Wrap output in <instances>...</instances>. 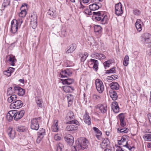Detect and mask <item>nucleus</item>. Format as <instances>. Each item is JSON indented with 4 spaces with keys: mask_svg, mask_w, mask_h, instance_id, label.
I'll use <instances>...</instances> for the list:
<instances>
[{
    "mask_svg": "<svg viewBox=\"0 0 151 151\" xmlns=\"http://www.w3.org/2000/svg\"><path fill=\"white\" fill-rule=\"evenodd\" d=\"M23 21L22 19H13L11 22V31L13 33H15L18 28L20 27Z\"/></svg>",
    "mask_w": 151,
    "mask_h": 151,
    "instance_id": "2",
    "label": "nucleus"
},
{
    "mask_svg": "<svg viewBox=\"0 0 151 151\" xmlns=\"http://www.w3.org/2000/svg\"><path fill=\"white\" fill-rule=\"evenodd\" d=\"M8 134L9 137L12 139H13L15 137V132L11 128H9L8 130Z\"/></svg>",
    "mask_w": 151,
    "mask_h": 151,
    "instance_id": "31",
    "label": "nucleus"
},
{
    "mask_svg": "<svg viewBox=\"0 0 151 151\" xmlns=\"http://www.w3.org/2000/svg\"><path fill=\"white\" fill-rule=\"evenodd\" d=\"M142 41L144 43L147 44L151 42V35L148 33L143 34L141 37Z\"/></svg>",
    "mask_w": 151,
    "mask_h": 151,
    "instance_id": "6",
    "label": "nucleus"
},
{
    "mask_svg": "<svg viewBox=\"0 0 151 151\" xmlns=\"http://www.w3.org/2000/svg\"><path fill=\"white\" fill-rule=\"evenodd\" d=\"M129 57L128 55H126L124 58L123 64L124 66H127L129 64Z\"/></svg>",
    "mask_w": 151,
    "mask_h": 151,
    "instance_id": "43",
    "label": "nucleus"
},
{
    "mask_svg": "<svg viewBox=\"0 0 151 151\" xmlns=\"http://www.w3.org/2000/svg\"><path fill=\"white\" fill-rule=\"evenodd\" d=\"M14 90L16 91V93L19 96H22L25 93V90L19 86H14Z\"/></svg>",
    "mask_w": 151,
    "mask_h": 151,
    "instance_id": "14",
    "label": "nucleus"
},
{
    "mask_svg": "<svg viewBox=\"0 0 151 151\" xmlns=\"http://www.w3.org/2000/svg\"><path fill=\"white\" fill-rule=\"evenodd\" d=\"M26 129V128L23 126H18L17 128V131L19 132H24Z\"/></svg>",
    "mask_w": 151,
    "mask_h": 151,
    "instance_id": "44",
    "label": "nucleus"
},
{
    "mask_svg": "<svg viewBox=\"0 0 151 151\" xmlns=\"http://www.w3.org/2000/svg\"><path fill=\"white\" fill-rule=\"evenodd\" d=\"M101 27L99 25H95L94 26V31L97 35L101 33Z\"/></svg>",
    "mask_w": 151,
    "mask_h": 151,
    "instance_id": "32",
    "label": "nucleus"
},
{
    "mask_svg": "<svg viewBox=\"0 0 151 151\" xmlns=\"http://www.w3.org/2000/svg\"><path fill=\"white\" fill-rule=\"evenodd\" d=\"M66 74V70H62L60 74V77L62 78L67 77Z\"/></svg>",
    "mask_w": 151,
    "mask_h": 151,
    "instance_id": "48",
    "label": "nucleus"
},
{
    "mask_svg": "<svg viewBox=\"0 0 151 151\" xmlns=\"http://www.w3.org/2000/svg\"><path fill=\"white\" fill-rule=\"evenodd\" d=\"M74 116V115L73 112L71 111H69L68 112L66 117V119L68 121L66 122V124H74L76 125H78L79 123L76 120H73L72 121H69L72 119H73Z\"/></svg>",
    "mask_w": 151,
    "mask_h": 151,
    "instance_id": "3",
    "label": "nucleus"
},
{
    "mask_svg": "<svg viewBox=\"0 0 151 151\" xmlns=\"http://www.w3.org/2000/svg\"><path fill=\"white\" fill-rule=\"evenodd\" d=\"M120 122V125L122 127H124L126 125V123L124 120V116L123 113L119 114L118 116Z\"/></svg>",
    "mask_w": 151,
    "mask_h": 151,
    "instance_id": "18",
    "label": "nucleus"
},
{
    "mask_svg": "<svg viewBox=\"0 0 151 151\" xmlns=\"http://www.w3.org/2000/svg\"><path fill=\"white\" fill-rule=\"evenodd\" d=\"M116 151H125L123 150V149L121 146H118V148L116 149Z\"/></svg>",
    "mask_w": 151,
    "mask_h": 151,
    "instance_id": "63",
    "label": "nucleus"
},
{
    "mask_svg": "<svg viewBox=\"0 0 151 151\" xmlns=\"http://www.w3.org/2000/svg\"><path fill=\"white\" fill-rule=\"evenodd\" d=\"M124 147H125L128 148L129 150H131L132 147L130 146H129L128 145V143L126 142V144L124 145Z\"/></svg>",
    "mask_w": 151,
    "mask_h": 151,
    "instance_id": "60",
    "label": "nucleus"
},
{
    "mask_svg": "<svg viewBox=\"0 0 151 151\" xmlns=\"http://www.w3.org/2000/svg\"><path fill=\"white\" fill-rule=\"evenodd\" d=\"M15 112L14 110L10 111L7 114L6 116V119L9 122L11 121L13 117L14 118V114Z\"/></svg>",
    "mask_w": 151,
    "mask_h": 151,
    "instance_id": "16",
    "label": "nucleus"
},
{
    "mask_svg": "<svg viewBox=\"0 0 151 151\" xmlns=\"http://www.w3.org/2000/svg\"><path fill=\"white\" fill-rule=\"evenodd\" d=\"M8 70H7L4 71L3 72L4 74V75H6L7 76H11V74L9 71H8Z\"/></svg>",
    "mask_w": 151,
    "mask_h": 151,
    "instance_id": "58",
    "label": "nucleus"
},
{
    "mask_svg": "<svg viewBox=\"0 0 151 151\" xmlns=\"http://www.w3.org/2000/svg\"><path fill=\"white\" fill-rule=\"evenodd\" d=\"M63 88L64 91L66 93L72 92L74 90L73 87L67 86H63Z\"/></svg>",
    "mask_w": 151,
    "mask_h": 151,
    "instance_id": "27",
    "label": "nucleus"
},
{
    "mask_svg": "<svg viewBox=\"0 0 151 151\" xmlns=\"http://www.w3.org/2000/svg\"><path fill=\"white\" fill-rule=\"evenodd\" d=\"M143 23L140 19H137L135 23V26L137 30L140 32L142 29Z\"/></svg>",
    "mask_w": 151,
    "mask_h": 151,
    "instance_id": "19",
    "label": "nucleus"
},
{
    "mask_svg": "<svg viewBox=\"0 0 151 151\" xmlns=\"http://www.w3.org/2000/svg\"><path fill=\"white\" fill-rule=\"evenodd\" d=\"M143 137L148 141H151V134H146L144 135Z\"/></svg>",
    "mask_w": 151,
    "mask_h": 151,
    "instance_id": "46",
    "label": "nucleus"
},
{
    "mask_svg": "<svg viewBox=\"0 0 151 151\" xmlns=\"http://www.w3.org/2000/svg\"><path fill=\"white\" fill-rule=\"evenodd\" d=\"M83 119L84 122L86 124L88 125H91V120L89 116L88 113L86 111L83 116Z\"/></svg>",
    "mask_w": 151,
    "mask_h": 151,
    "instance_id": "15",
    "label": "nucleus"
},
{
    "mask_svg": "<svg viewBox=\"0 0 151 151\" xmlns=\"http://www.w3.org/2000/svg\"><path fill=\"white\" fill-rule=\"evenodd\" d=\"M23 105V103L21 101L16 100L10 104V108L11 109H17L21 108Z\"/></svg>",
    "mask_w": 151,
    "mask_h": 151,
    "instance_id": "5",
    "label": "nucleus"
},
{
    "mask_svg": "<svg viewBox=\"0 0 151 151\" xmlns=\"http://www.w3.org/2000/svg\"><path fill=\"white\" fill-rule=\"evenodd\" d=\"M93 129L94 131L95 132L96 134H100V133L101 132L96 127H93Z\"/></svg>",
    "mask_w": 151,
    "mask_h": 151,
    "instance_id": "55",
    "label": "nucleus"
},
{
    "mask_svg": "<svg viewBox=\"0 0 151 151\" xmlns=\"http://www.w3.org/2000/svg\"><path fill=\"white\" fill-rule=\"evenodd\" d=\"M47 14L53 17H55L56 16V11L53 8H50L49 9Z\"/></svg>",
    "mask_w": 151,
    "mask_h": 151,
    "instance_id": "38",
    "label": "nucleus"
},
{
    "mask_svg": "<svg viewBox=\"0 0 151 151\" xmlns=\"http://www.w3.org/2000/svg\"><path fill=\"white\" fill-rule=\"evenodd\" d=\"M76 49V46H74L73 45H70L68 47V49L66 51L67 53H70L72 52Z\"/></svg>",
    "mask_w": 151,
    "mask_h": 151,
    "instance_id": "40",
    "label": "nucleus"
},
{
    "mask_svg": "<svg viewBox=\"0 0 151 151\" xmlns=\"http://www.w3.org/2000/svg\"><path fill=\"white\" fill-rule=\"evenodd\" d=\"M8 71H9L10 73L11 74L12 73H13L14 70V69L13 68L9 67L8 69Z\"/></svg>",
    "mask_w": 151,
    "mask_h": 151,
    "instance_id": "61",
    "label": "nucleus"
},
{
    "mask_svg": "<svg viewBox=\"0 0 151 151\" xmlns=\"http://www.w3.org/2000/svg\"><path fill=\"white\" fill-rule=\"evenodd\" d=\"M88 56V54L87 52H85L83 54L82 53H80L79 54V57H81V62H84Z\"/></svg>",
    "mask_w": 151,
    "mask_h": 151,
    "instance_id": "28",
    "label": "nucleus"
},
{
    "mask_svg": "<svg viewBox=\"0 0 151 151\" xmlns=\"http://www.w3.org/2000/svg\"><path fill=\"white\" fill-rule=\"evenodd\" d=\"M58 121L56 120H55L52 126V130L53 132H56L58 131Z\"/></svg>",
    "mask_w": 151,
    "mask_h": 151,
    "instance_id": "24",
    "label": "nucleus"
},
{
    "mask_svg": "<svg viewBox=\"0 0 151 151\" xmlns=\"http://www.w3.org/2000/svg\"><path fill=\"white\" fill-rule=\"evenodd\" d=\"M77 142L78 143L80 146H81L82 150L88 147V141L85 138H80L78 141H77Z\"/></svg>",
    "mask_w": 151,
    "mask_h": 151,
    "instance_id": "8",
    "label": "nucleus"
},
{
    "mask_svg": "<svg viewBox=\"0 0 151 151\" xmlns=\"http://www.w3.org/2000/svg\"><path fill=\"white\" fill-rule=\"evenodd\" d=\"M78 128V127L76 125L70 124L66 127L65 130L67 131H73L77 130Z\"/></svg>",
    "mask_w": 151,
    "mask_h": 151,
    "instance_id": "20",
    "label": "nucleus"
},
{
    "mask_svg": "<svg viewBox=\"0 0 151 151\" xmlns=\"http://www.w3.org/2000/svg\"><path fill=\"white\" fill-rule=\"evenodd\" d=\"M74 82V80L73 78H67L63 80L62 81L63 84L70 85Z\"/></svg>",
    "mask_w": 151,
    "mask_h": 151,
    "instance_id": "30",
    "label": "nucleus"
},
{
    "mask_svg": "<svg viewBox=\"0 0 151 151\" xmlns=\"http://www.w3.org/2000/svg\"><path fill=\"white\" fill-rule=\"evenodd\" d=\"M37 22V15L34 14L31 16L30 22Z\"/></svg>",
    "mask_w": 151,
    "mask_h": 151,
    "instance_id": "47",
    "label": "nucleus"
},
{
    "mask_svg": "<svg viewBox=\"0 0 151 151\" xmlns=\"http://www.w3.org/2000/svg\"><path fill=\"white\" fill-rule=\"evenodd\" d=\"M133 13L136 15H138L140 14V12L138 9L134 10L133 11Z\"/></svg>",
    "mask_w": 151,
    "mask_h": 151,
    "instance_id": "59",
    "label": "nucleus"
},
{
    "mask_svg": "<svg viewBox=\"0 0 151 151\" xmlns=\"http://www.w3.org/2000/svg\"><path fill=\"white\" fill-rule=\"evenodd\" d=\"M41 117L35 118L32 119L31 121L30 128L33 130H37L39 128L38 120H40Z\"/></svg>",
    "mask_w": 151,
    "mask_h": 151,
    "instance_id": "4",
    "label": "nucleus"
},
{
    "mask_svg": "<svg viewBox=\"0 0 151 151\" xmlns=\"http://www.w3.org/2000/svg\"><path fill=\"white\" fill-rule=\"evenodd\" d=\"M94 56V57L98 59L101 60L104 59L106 58V56L104 54L100 53H97L93 54Z\"/></svg>",
    "mask_w": 151,
    "mask_h": 151,
    "instance_id": "26",
    "label": "nucleus"
},
{
    "mask_svg": "<svg viewBox=\"0 0 151 151\" xmlns=\"http://www.w3.org/2000/svg\"><path fill=\"white\" fill-rule=\"evenodd\" d=\"M96 108L99 109L101 112L103 114L106 113L107 112V106L106 104L98 105Z\"/></svg>",
    "mask_w": 151,
    "mask_h": 151,
    "instance_id": "17",
    "label": "nucleus"
},
{
    "mask_svg": "<svg viewBox=\"0 0 151 151\" xmlns=\"http://www.w3.org/2000/svg\"><path fill=\"white\" fill-rule=\"evenodd\" d=\"M77 141H76L75 142V145L72 147V151H81L82 150L81 146L77 142Z\"/></svg>",
    "mask_w": 151,
    "mask_h": 151,
    "instance_id": "22",
    "label": "nucleus"
},
{
    "mask_svg": "<svg viewBox=\"0 0 151 151\" xmlns=\"http://www.w3.org/2000/svg\"><path fill=\"white\" fill-rule=\"evenodd\" d=\"M96 85L97 90L100 93H102L104 90V87L102 81L99 79L95 81Z\"/></svg>",
    "mask_w": 151,
    "mask_h": 151,
    "instance_id": "7",
    "label": "nucleus"
},
{
    "mask_svg": "<svg viewBox=\"0 0 151 151\" xmlns=\"http://www.w3.org/2000/svg\"><path fill=\"white\" fill-rule=\"evenodd\" d=\"M66 70V74L67 76V77H68L70 76L72 73L71 72H70V71H69L68 70Z\"/></svg>",
    "mask_w": 151,
    "mask_h": 151,
    "instance_id": "62",
    "label": "nucleus"
},
{
    "mask_svg": "<svg viewBox=\"0 0 151 151\" xmlns=\"http://www.w3.org/2000/svg\"><path fill=\"white\" fill-rule=\"evenodd\" d=\"M147 117L150 123L151 122V114H147Z\"/></svg>",
    "mask_w": 151,
    "mask_h": 151,
    "instance_id": "64",
    "label": "nucleus"
},
{
    "mask_svg": "<svg viewBox=\"0 0 151 151\" xmlns=\"http://www.w3.org/2000/svg\"><path fill=\"white\" fill-rule=\"evenodd\" d=\"M125 137L123 136L120 140L118 141V143L119 145H122L123 146H124V145L126 142H127V141L126 140Z\"/></svg>",
    "mask_w": 151,
    "mask_h": 151,
    "instance_id": "33",
    "label": "nucleus"
},
{
    "mask_svg": "<svg viewBox=\"0 0 151 151\" xmlns=\"http://www.w3.org/2000/svg\"><path fill=\"white\" fill-rule=\"evenodd\" d=\"M108 78H112L113 80H115L118 78V76L116 75H113L111 76H108Z\"/></svg>",
    "mask_w": 151,
    "mask_h": 151,
    "instance_id": "57",
    "label": "nucleus"
},
{
    "mask_svg": "<svg viewBox=\"0 0 151 151\" xmlns=\"http://www.w3.org/2000/svg\"><path fill=\"white\" fill-rule=\"evenodd\" d=\"M65 141L70 145H72L74 142V138L70 134H65L64 135Z\"/></svg>",
    "mask_w": 151,
    "mask_h": 151,
    "instance_id": "9",
    "label": "nucleus"
},
{
    "mask_svg": "<svg viewBox=\"0 0 151 151\" xmlns=\"http://www.w3.org/2000/svg\"><path fill=\"white\" fill-rule=\"evenodd\" d=\"M110 143V142L107 138H105L101 144V147L104 148L107 147Z\"/></svg>",
    "mask_w": 151,
    "mask_h": 151,
    "instance_id": "23",
    "label": "nucleus"
},
{
    "mask_svg": "<svg viewBox=\"0 0 151 151\" xmlns=\"http://www.w3.org/2000/svg\"><path fill=\"white\" fill-rule=\"evenodd\" d=\"M84 13L89 15H91L92 14L91 11V10H90V9H85L84 10Z\"/></svg>",
    "mask_w": 151,
    "mask_h": 151,
    "instance_id": "53",
    "label": "nucleus"
},
{
    "mask_svg": "<svg viewBox=\"0 0 151 151\" xmlns=\"http://www.w3.org/2000/svg\"><path fill=\"white\" fill-rule=\"evenodd\" d=\"M68 102V106H69V104L71 105L72 104V101L74 99V96L72 94H68L67 96Z\"/></svg>",
    "mask_w": 151,
    "mask_h": 151,
    "instance_id": "41",
    "label": "nucleus"
},
{
    "mask_svg": "<svg viewBox=\"0 0 151 151\" xmlns=\"http://www.w3.org/2000/svg\"><path fill=\"white\" fill-rule=\"evenodd\" d=\"M122 5L121 3H119L115 5V12L116 14L118 16L120 15L123 13Z\"/></svg>",
    "mask_w": 151,
    "mask_h": 151,
    "instance_id": "13",
    "label": "nucleus"
},
{
    "mask_svg": "<svg viewBox=\"0 0 151 151\" xmlns=\"http://www.w3.org/2000/svg\"><path fill=\"white\" fill-rule=\"evenodd\" d=\"M89 8L92 11L97 10L99 8V6L96 4H93L89 6Z\"/></svg>",
    "mask_w": 151,
    "mask_h": 151,
    "instance_id": "36",
    "label": "nucleus"
},
{
    "mask_svg": "<svg viewBox=\"0 0 151 151\" xmlns=\"http://www.w3.org/2000/svg\"><path fill=\"white\" fill-rule=\"evenodd\" d=\"M92 14L95 16L94 18L96 20L100 21L102 24H105L106 23L108 20V16L102 11L97 12H93Z\"/></svg>",
    "mask_w": 151,
    "mask_h": 151,
    "instance_id": "1",
    "label": "nucleus"
},
{
    "mask_svg": "<svg viewBox=\"0 0 151 151\" xmlns=\"http://www.w3.org/2000/svg\"><path fill=\"white\" fill-rule=\"evenodd\" d=\"M45 130L43 128H41L37 132V138L36 142L37 143H39L40 142L45 135Z\"/></svg>",
    "mask_w": 151,
    "mask_h": 151,
    "instance_id": "10",
    "label": "nucleus"
},
{
    "mask_svg": "<svg viewBox=\"0 0 151 151\" xmlns=\"http://www.w3.org/2000/svg\"><path fill=\"white\" fill-rule=\"evenodd\" d=\"M111 88L112 89L118 90L119 88L118 83L116 82H113L109 85Z\"/></svg>",
    "mask_w": 151,
    "mask_h": 151,
    "instance_id": "29",
    "label": "nucleus"
},
{
    "mask_svg": "<svg viewBox=\"0 0 151 151\" xmlns=\"http://www.w3.org/2000/svg\"><path fill=\"white\" fill-rule=\"evenodd\" d=\"M12 87H10L8 88L6 93L7 96L12 95H14L13 93H16V91L14 90V89L12 90Z\"/></svg>",
    "mask_w": 151,
    "mask_h": 151,
    "instance_id": "42",
    "label": "nucleus"
},
{
    "mask_svg": "<svg viewBox=\"0 0 151 151\" xmlns=\"http://www.w3.org/2000/svg\"><path fill=\"white\" fill-rule=\"evenodd\" d=\"M9 60L11 63V65L14 66L17 61L16 59L15 58V56L13 55H9Z\"/></svg>",
    "mask_w": 151,
    "mask_h": 151,
    "instance_id": "34",
    "label": "nucleus"
},
{
    "mask_svg": "<svg viewBox=\"0 0 151 151\" xmlns=\"http://www.w3.org/2000/svg\"><path fill=\"white\" fill-rule=\"evenodd\" d=\"M115 67H113L109 70H107L106 73H116V70H115Z\"/></svg>",
    "mask_w": 151,
    "mask_h": 151,
    "instance_id": "49",
    "label": "nucleus"
},
{
    "mask_svg": "<svg viewBox=\"0 0 151 151\" xmlns=\"http://www.w3.org/2000/svg\"><path fill=\"white\" fill-rule=\"evenodd\" d=\"M27 8V4H23L20 8L21 10V12L19 14V16L20 17H24L26 14L27 12L26 9Z\"/></svg>",
    "mask_w": 151,
    "mask_h": 151,
    "instance_id": "11",
    "label": "nucleus"
},
{
    "mask_svg": "<svg viewBox=\"0 0 151 151\" xmlns=\"http://www.w3.org/2000/svg\"><path fill=\"white\" fill-rule=\"evenodd\" d=\"M112 109L115 113H118L119 111V108L116 102L114 101L112 103Z\"/></svg>",
    "mask_w": 151,
    "mask_h": 151,
    "instance_id": "21",
    "label": "nucleus"
},
{
    "mask_svg": "<svg viewBox=\"0 0 151 151\" xmlns=\"http://www.w3.org/2000/svg\"><path fill=\"white\" fill-rule=\"evenodd\" d=\"M17 99V96L16 95H12L8 98L7 101L11 103L13 101H15Z\"/></svg>",
    "mask_w": 151,
    "mask_h": 151,
    "instance_id": "35",
    "label": "nucleus"
},
{
    "mask_svg": "<svg viewBox=\"0 0 151 151\" xmlns=\"http://www.w3.org/2000/svg\"><path fill=\"white\" fill-rule=\"evenodd\" d=\"M63 145L61 143H59L56 145V151H62Z\"/></svg>",
    "mask_w": 151,
    "mask_h": 151,
    "instance_id": "45",
    "label": "nucleus"
},
{
    "mask_svg": "<svg viewBox=\"0 0 151 151\" xmlns=\"http://www.w3.org/2000/svg\"><path fill=\"white\" fill-rule=\"evenodd\" d=\"M56 141L60 140L61 139V136L58 134L55 135L54 137Z\"/></svg>",
    "mask_w": 151,
    "mask_h": 151,
    "instance_id": "56",
    "label": "nucleus"
},
{
    "mask_svg": "<svg viewBox=\"0 0 151 151\" xmlns=\"http://www.w3.org/2000/svg\"><path fill=\"white\" fill-rule=\"evenodd\" d=\"M10 4V1L8 0H4L3 4V6L4 7L9 5Z\"/></svg>",
    "mask_w": 151,
    "mask_h": 151,
    "instance_id": "52",
    "label": "nucleus"
},
{
    "mask_svg": "<svg viewBox=\"0 0 151 151\" xmlns=\"http://www.w3.org/2000/svg\"><path fill=\"white\" fill-rule=\"evenodd\" d=\"M90 61L91 62H92L93 63L94 65L93 66V68L95 69L96 70H97L98 68L99 64L98 61L94 59H91Z\"/></svg>",
    "mask_w": 151,
    "mask_h": 151,
    "instance_id": "37",
    "label": "nucleus"
},
{
    "mask_svg": "<svg viewBox=\"0 0 151 151\" xmlns=\"http://www.w3.org/2000/svg\"><path fill=\"white\" fill-rule=\"evenodd\" d=\"M36 103L37 105L40 107H41L43 102L41 98L40 97H36L35 98Z\"/></svg>",
    "mask_w": 151,
    "mask_h": 151,
    "instance_id": "39",
    "label": "nucleus"
},
{
    "mask_svg": "<svg viewBox=\"0 0 151 151\" xmlns=\"http://www.w3.org/2000/svg\"><path fill=\"white\" fill-rule=\"evenodd\" d=\"M15 112L14 114V119L15 121H18L21 118L24 114L25 112L24 110H21L17 111H16L14 110Z\"/></svg>",
    "mask_w": 151,
    "mask_h": 151,
    "instance_id": "12",
    "label": "nucleus"
},
{
    "mask_svg": "<svg viewBox=\"0 0 151 151\" xmlns=\"http://www.w3.org/2000/svg\"><path fill=\"white\" fill-rule=\"evenodd\" d=\"M109 94L113 100L115 101L117 99L118 96L116 92L112 90L109 91Z\"/></svg>",
    "mask_w": 151,
    "mask_h": 151,
    "instance_id": "25",
    "label": "nucleus"
},
{
    "mask_svg": "<svg viewBox=\"0 0 151 151\" xmlns=\"http://www.w3.org/2000/svg\"><path fill=\"white\" fill-rule=\"evenodd\" d=\"M30 24L32 28L33 29H35L37 26V22H30Z\"/></svg>",
    "mask_w": 151,
    "mask_h": 151,
    "instance_id": "54",
    "label": "nucleus"
},
{
    "mask_svg": "<svg viewBox=\"0 0 151 151\" xmlns=\"http://www.w3.org/2000/svg\"><path fill=\"white\" fill-rule=\"evenodd\" d=\"M112 62L111 60H109L104 62V64L105 67H109L110 65Z\"/></svg>",
    "mask_w": 151,
    "mask_h": 151,
    "instance_id": "51",
    "label": "nucleus"
},
{
    "mask_svg": "<svg viewBox=\"0 0 151 151\" xmlns=\"http://www.w3.org/2000/svg\"><path fill=\"white\" fill-rule=\"evenodd\" d=\"M118 131L120 132H124V133H127L128 131V129L127 128H126L125 129H121L120 128H118L117 129Z\"/></svg>",
    "mask_w": 151,
    "mask_h": 151,
    "instance_id": "50",
    "label": "nucleus"
}]
</instances>
